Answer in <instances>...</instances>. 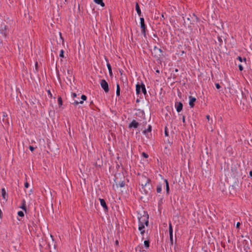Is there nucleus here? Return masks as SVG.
Returning <instances> with one entry per match:
<instances>
[{
	"instance_id": "f257e3e1",
	"label": "nucleus",
	"mask_w": 252,
	"mask_h": 252,
	"mask_svg": "<svg viewBox=\"0 0 252 252\" xmlns=\"http://www.w3.org/2000/svg\"><path fill=\"white\" fill-rule=\"evenodd\" d=\"M151 180L145 176L142 175L141 178L140 184L146 194H147L148 190L151 189L152 185Z\"/></svg>"
},
{
	"instance_id": "0eeeda50",
	"label": "nucleus",
	"mask_w": 252,
	"mask_h": 252,
	"mask_svg": "<svg viewBox=\"0 0 252 252\" xmlns=\"http://www.w3.org/2000/svg\"><path fill=\"white\" fill-rule=\"evenodd\" d=\"M99 201H100V204L103 208L104 211H108V207L106 205V203L104 199H102V198H99Z\"/></svg>"
},
{
	"instance_id": "052dcab7",
	"label": "nucleus",
	"mask_w": 252,
	"mask_h": 252,
	"mask_svg": "<svg viewBox=\"0 0 252 252\" xmlns=\"http://www.w3.org/2000/svg\"><path fill=\"white\" fill-rule=\"evenodd\" d=\"M146 124H147V122H145V124H143V126H144L145 125H146Z\"/></svg>"
},
{
	"instance_id": "e433bc0d",
	"label": "nucleus",
	"mask_w": 252,
	"mask_h": 252,
	"mask_svg": "<svg viewBox=\"0 0 252 252\" xmlns=\"http://www.w3.org/2000/svg\"><path fill=\"white\" fill-rule=\"evenodd\" d=\"M215 85L217 89H219L220 88V85L218 83H216Z\"/></svg>"
},
{
	"instance_id": "7ed1b4c3",
	"label": "nucleus",
	"mask_w": 252,
	"mask_h": 252,
	"mask_svg": "<svg viewBox=\"0 0 252 252\" xmlns=\"http://www.w3.org/2000/svg\"><path fill=\"white\" fill-rule=\"evenodd\" d=\"M8 140H13V139L9 136L8 133H3L0 134V141L4 142L8 141Z\"/></svg>"
},
{
	"instance_id": "603ef678",
	"label": "nucleus",
	"mask_w": 252,
	"mask_h": 252,
	"mask_svg": "<svg viewBox=\"0 0 252 252\" xmlns=\"http://www.w3.org/2000/svg\"><path fill=\"white\" fill-rule=\"evenodd\" d=\"M206 118L207 119L208 121H209V120H210V116H209V115H207L206 116Z\"/></svg>"
},
{
	"instance_id": "69168bd1",
	"label": "nucleus",
	"mask_w": 252,
	"mask_h": 252,
	"mask_svg": "<svg viewBox=\"0 0 252 252\" xmlns=\"http://www.w3.org/2000/svg\"><path fill=\"white\" fill-rule=\"evenodd\" d=\"M244 60L246 61V58H244Z\"/></svg>"
},
{
	"instance_id": "c03bdc74",
	"label": "nucleus",
	"mask_w": 252,
	"mask_h": 252,
	"mask_svg": "<svg viewBox=\"0 0 252 252\" xmlns=\"http://www.w3.org/2000/svg\"><path fill=\"white\" fill-rule=\"evenodd\" d=\"M59 34H60V37L62 40V42L63 43L64 42V40H63V38L62 36V34L61 32H59Z\"/></svg>"
},
{
	"instance_id": "9d476101",
	"label": "nucleus",
	"mask_w": 252,
	"mask_h": 252,
	"mask_svg": "<svg viewBox=\"0 0 252 252\" xmlns=\"http://www.w3.org/2000/svg\"><path fill=\"white\" fill-rule=\"evenodd\" d=\"M162 184L163 185H164V184H165L166 193L167 194H168L169 193V184H168L167 180L166 179L164 180L163 181Z\"/></svg>"
},
{
	"instance_id": "c85d7f7f",
	"label": "nucleus",
	"mask_w": 252,
	"mask_h": 252,
	"mask_svg": "<svg viewBox=\"0 0 252 252\" xmlns=\"http://www.w3.org/2000/svg\"><path fill=\"white\" fill-rule=\"evenodd\" d=\"M79 103L83 104V101H80V102H78L77 100H74V102H72V104H74L75 106L77 105Z\"/></svg>"
},
{
	"instance_id": "f704fd0d",
	"label": "nucleus",
	"mask_w": 252,
	"mask_h": 252,
	"mask_svg": "<svg viewBox=\"0 0 252 252\" xmlns=\"http://www.w3.org/2000/svg\"><path fill=\"white\" fill-rule=\"evenodd\" d=\"M169 236H170V240L171 243L172 244H173V234H172L171 235H169Z\"/></svg>"
},
{
	"instance_id": "09e8293b",
	"label": "nucleus",
	"mask_w": 252,
	"mask_h": 252,
	"mask_svg": "<svg viewBox=\"0 0 252 252\" xmlns=\"http://www.w3.org/2000/svg\"><path fill=\"white\" fill-rule=\"evenodd\" d=\"M238 59L240 62L242 61V58L241 57H238Z\"/></svg>"
},
{
	"instance_id": "37998d69",
	"label": "nucleus",
	"mask_w": 252,
	"mask_h": 252,
	"mask_svg": "<svg viewBox=\"0 0 252 252\" xmlns=\"http://www.w3.org/2000/svg\"><path fill=\"white\" fill-rule=\"evenodd\" d=\"M189 22H190V18H188L187 19L186 21H185V23H187Z\"/></svg>"
},
{
	"instance_id": "c756f323",
	"label": "nucleus",
	"mask_w": 252,
	"mask_h": 252,
	"mask_svg": "<svg viewBox=\"0 0 252 252\" xmlns=\"http://www.w3.org/2000/svg\"><path fill=\"white\" fill-rule=\"evenodd\" d=\"M18 215L19 216V217H23L24 216V213L23 211H20L18 212Z\"/></svg>"
},
{
	"instance_id": "680f3d73",
	"label": "nucleus",
	"mask_w": 252,
	"mask_h": 252,
	"mask_svg": "<svg viewBox=\"0 0 252 252\" xmlns=\"http://www.w3.org/2000/svg\"><path fill=\"white\" fill-rule=\"evenodd\" d=\"M175 71V72H178V69H176Z\"/></svg>"
},
{
	"instance_id": "58836bf2",
	"label": "nucleus",
	"mask_w": 252,
	"mask_h": 252,
	"mask_svg": "<svg viewBox=\"0 0 252 252\" xmlns=\"http://www.w3.org/2000/svg\"><path fill=\"white\" fill-rule=\"evenodd\" d=\"M29 149L31 151H33L34 150V148L32 146H30Z\"/></svg>"
},
{
	"instance_id": "4c0bfd02",
	"label": "nucleus",
	"mask_w": 252,
	"mask_h": 252,
	"mask_svg": "<svg viewBox=\"0 0 252 252\" xmlns=\"http://www.w3.org/2000/svg\"><path fill=\"white\" fill-rule=\"evenodd\" d=\"M239 70H240V71L243 70V66H242V65L241 64H239Z\"/></svg>"
},
{
	"instance_id": "39448f33",
	"label": "nucleus",
	"mask_w": 252,
	"mask_h": 252,
	"mask_svg": "<svg viewBox=\"0 0 252 252\" xmlns=\"http://www.w3.org/2000/svg\"><path fill=\"white\" fill-rule=\"evenodd\" d=\"M8 29V27L5 24H2L0 27V33L2 34L5 37L7 36L6 31Z\"/></svg>"
},
{
	"instance_id": "bb28decb",
	"label": "nucleus",
	"mask_w": 252,
	"mask_h": 252,
	"mask_svg": "<svg viewBox=\"0 0 252 252\" xmlns=\"http://www.w3.org/2000/svg\"><path fill=\"white\" fill-rule=\"evenodd\" d=\"M120 94V88L118 84L117 85V91H116V94L117 96H119Z\"/></svg>"
},
{
	"instance_id": "13d9d810",
	"label": "nucleus",
	"mask_w": 252,
	"mask_h": 252,
	"mask_svg": "<svg viewBox=\"0 0 252 252\" xmlns=\"http://www.w3.org/2000/svg\"><path fill=\"white\" fill-rule=\"evenodd\" d=\"M156 72L159 73V70L158 69L156 70Z\"/></svg>"
},
{
	"instance_id": "473e14b6",
	"label": "nucleus",
	"mask_w": 252,
	"mask_h": 252,
	"mask_svg": "<svg viewBox=\"0 0 252 252\" xmlns=\"http://www.w3.org/2000/svg\"><path fill=\"white\" fill-rule=\"evenodd\" d=\"M81 99L83 100H86L87 99V96L83 94L81 96Z\"/></svg>"
},
{
	"instance_id": "c9c22d12",
	"label": "nucleus",
	"mask_w": 252,
	"mask_h": 252,
	"mask_svg": "<svg viewBox=\"0 0 252 252\" xmlns=\"http://www.w3.org/2000/svg\"><path fill=\"white\" fill-rule=\"evenodd\" d=\"M24 186L26 188H28L29 186V183L27 182H26L24 184Z\"/></svg>"
},
{
	"instance_id": "6e6d98bb",
	"label": "nucleus",
	"mask_w": 252,
	"mask_h": 252,
	"mask_svg": "<svg viewBox=\"0 0 252 252\" xmlns=\"http://www.w3.org/2000/svg\"><path fill=\"white\" fill-rule=\"evenodd\" d=\"M250 176L252 177V170L250 172Z\"/></svg>"
},
{
	"instance_id": "9b49d317",
	"label": "nucleus",
	"mask_w": 252,
	"mask_h": 252,
	"mask_svg": "<svg viewBox=\"0 0 252 252\" xmlns=\"http://www.w3.org/2000/svg\"><path fill=\"white\" fill-rule=\"evenodd\" d=\"M1 194L3 199L7 200L8 198V194L6 192V191L4 188L1 189Z\"/></svg>"
},
{
	"instance_id": "7c9ffc66",
	"label": "nucleus",
	"mask_w": 252,
	"mask_h": 252,
	"mask_svg": "<svg viewBox=\"0 0 252 252\" xmlns=\"http://www.w3.org/2000/svg\"><path fill=\"white\" fill-rule=\"evenodd\" d=\"M120 187H124L125 186V182L124 181L120 182L119 184Z\"/></svg>"
},
{
	"instance_id": "bf43d9fd",
	"label": "nucleus",
	"mask_w": 252,
	"mask_h": 252,
	"mask_svg": "<svg viewBox=\"0 0 252 252\" xmlns=\"http://www.w3.org/2000/svg\"><path fill=\"white\" fill-rule=\"evenodd\" d=\"M193 16H194V17H195V19H197V17L195 16V14H193Z\"/></svg>"
},
{
	"instance_id": "de8ad7c7",
	"label": "nucleus",
	"mask_w": 252,
	"mask_h": 252,
	"mask_svg": "<svg viewBox=\"0 0 252 252\" xmlns=\"http://www.w3.org/2000/svg\"><path fill=\"white\" fill-rule=\"evenodd\" d=\"M165 134L166 136H168V133L166 130V127H165Z\"/></svg>"
},
{
	"instance_id": "423d86ee",
	"label": "nucleus",
	"mask_w": 252,
	"mask_h": 252,
	"mask_svg": "<svg viewBox=\"0 0 252 252\" xmlns=\"http://www.w3.org/2000/svg\"><path fill=\"white\" fill-rule=\"evenodd\" d=\"M140 25L141 28L142 29V33L145 36V30H146V26L144 24V19L143 18H140Z\"/></svg>"
},
{
	"instance_id": "6e6552de",
	"label": "nucleus",
	"mask_w": 252,
	"mask_h": 252,
	"mask_svg": "<svg viewBox=\"0 0 252 252\" xmlns=\"http://www.w3.org/2000/svg\"><path fill=\"white\" fill-rule=\"evenodd\" d=\"M189 105L191 108H192L194 105V103L196 101V98L191 96H189Z\"/></svg>"
},
{
	"instance_id": "72a5a7b5",
	"label": "nucleus",
	"mask_w": 252,
	"mask_h": 252,
	"mask_svg": "<svg viewBox=\"0 0 252 252\" xmlns=\"http://www.w3.org/2000/svg\"><path fill=\"white\" fill-rule=\"evenodd\" d=\"M142 156H143L144 158H147L148 157V154H147L146 153H144V152H143V153H142Z\"/></svg>"
},
{
	"instance_id": "338daca9",
	"label": "nucleus",
	"mask_w": 252,
	"mask_h": 252,
	"mask_svg": "<svg viewBox=\"0 0 252 252\" xmlns=\"http://www.w3.org/2000/svg\"><path fill=\"white\" fill-rule=\"evenodd\" d=\"M50 252H52V251H50Z\"/></svg>"
},
{
	"instance_id": "a18cd8bd",
	"label": "nucleus",
	"mask_w": 252,
	"mask_h": 252,
	"mask_svg": "<svg viewBox=\"0 0 252 252\" xmlns=\"http://www.w3.org/2000/svg\"><path fill=\"white\" fill-rule=\"evenodd\" d=\"M47 92H48V94L51 96V97H52V94H51L50 91L48 90Z\"/></svg>"
},
{
	"instance_id": "b1692460",
	"label": "nucleus",
	"mask_w": 252,
	"mask_h": 252,
	"mask_svg": "<svg viewBox=\"0 0 252 252\" xmlns=\"http://www.w3.org/2000/svg\"><path fill=\"white\" fill-rule=\"evenodd\" d=\"M145 226L143 224L139 223L138 229L140 231L144 230Z\"/></svg>"
},
{
	"instance_id": "2f4dec72",
	"label": "nucleus",
	"mask_w": 252,
	"mask_h": 252,
	"mask_svg": "<svg viewBox=\"0 0 252 252\" xmlns=\"http://www.w3.org/2000/svg\"><path fill=\"white\" fill-rule=\"evenodd\" d=\"M63 53H64L63 50H61V51H60V57H62V58H63L64 57Z\"/></svg>"
},
{
	"instance_id": "1a4fd4ad",
	"label": "nucleus",
	"mask_w": 252,
	"mask_h": 252,
	"mask_svg": "<svg viewBox=\"0 0 252 252\" xmlns=\"http://www.w3.org/2000/svg\"><path fill=\"white\" fill-rule=\"evenodd\" d=\"M138 123L135 120H133L129 125V127H134L137 128L138 126Z\"/></svg>"
},
{
	"instance_id": "4468645a",
	"label": "nucleus",
	"mask_w": 252,
	"mask_h": 252,
	"mask_svg": "<svg viewBox=\"0 0 252 252\" xmlns=\"http://www.w3.org/2000/svg\"><path fill=\"white\" fill-rule=\"evenodd\" d=\"M94 1L98 4H100L102 7H104L105 6V4L103 2V0H94Z\"/></svg>"
},
{
	"instance_id": "4d7b16f0",
	"label": "nucleus",
	"mask_w": 252,
	"mask_h": 252,
	"mask_svg": "<svg viewBox=\"0 0 252 252\" xmlns=\"http://www.w3.org/2000/svg\"><path fill=\"white\" fill-rule=\"evenodd\" d=\"M115 243L116 245H118L119 244V242L118 240H116V242H115Z\"/></svg>"
},
{
	"instance_id": "2eb2a0df",
	"label": "nucleus",
	"mask_w": 252,
	"mask_h": 252,
	"mask_svg": "<svg viewBox=\"0 0 252 252\" xmlns=\"http://www.w3.org/2000/svg\"><path fill=\"white\" fill-rule=\"evenodd\" d=\"M135 8L137 14H138L139 16H140L141 14V12L138 3H136Z\"/></svg>"
},
{
	"instance_id": "ddd939ff",
	"label": "nucleus",
	"mask_w": 252,
	"mask_h": 252,
	"mask_svg": "<svg viewBox=\"0 0 252 252\" xmlns=\"http://www.w3.org/2000/svg\"><path fill=\"white\" fill-rule=\"evenodd\" d=\"M183 109V104L181 102L178 103L176 106L177 111L180 112Z\"/></svg>"
},
{
	"instance_id": "4be33fe9",
	"label": "nucleus",
	"mask_w": 252,
	"mask_h": 252,
	"mask_svg": "<svg viewBox=\"0 0 252 252\" xmlns=\"http://www.w3.org/2000/svg\"><path fill=\"white\" fill-rule=\"evenodd\" d=\"M107 68L108 69L109 73L110 75L112 76V71L111 66L110 63H107Z\"/></svg>"
},
{
	"instance_id": "a211bd4d",
	"label": "nucleus",
	"mask_w": 252,
	"mask_h": 252,
	"mask_svg": "<svg viewBox=\"0 0 252 252\" xmlns=\"http://www.w3.org/2000/svg\"><path fill=\"white\" fill-rule=\"evenodd\" d=\"M154 52H155V53H158V55L159 56H160L161 55V50L160 49H159L156 47H155V48L154 49Z\"/></svg>"
},
{
	"instance_id": "a878e982",
	"label": "nucleus",
	"mask_w": 252,
	"mask_h": 252,
	"mask_svg": "<svg viewBox=\"0 0 252 252\" xmlns=\"http://www.w3.org/2000/svg\"><path fill=\"white\" fill-rule=\"evenodd\" d=\"M58 101L59 106H61L63 105V100L61 96L58 97Z\"/></svg>"
},
{
	"instance_id": "0e129e2a",
	"label": "nucleus",
	"mask_w": 252,
	"mask_h": 252,
	"mask_svg": "<svg viewBox=\"0 0 252 252\" xmlns=\"http://www.w3.org/2000/svg\"><path fill=\"white\" fill-rule=\"evenodd\" d=\"M162 18H163V17H164V16H163V14L162 15Z\"/></svg>"
},
{
	"instance_id": "f03ea898",
	"label": "nucleus",
	"mask_w": 252,
	"mask_h": 252,
	"mask_svg": "<svg viewBox=\"0 0 252 252\" xmlns=\"http://www.w3.org/2000/svg\"><path fill=\"white\" fill-rule=\"evenodd\" d=\"M149 215L147 214L146 215L141 217L139 218V223L145 224L146 226L149 225Z\"/></svg>"
},
{
	"instance_id": "3c124183",
	"label": "nucleus",
	"mask_w": 252,
	"mask_h": 252,
	"mask_svg": "<svg viewBox=\"0 0 252 252\" xmlns=\"http://www.w3.org/2000/svg\"><path fill=\"white\" fill-rule=\"evenodd\" d=\"M67 73L68 75H70L71 74V71L69 70H67Z\"/></svg>"
},
{
	"instance_id": "5fc2aeb1",
	"label": "nucleus",
	"mask_w": 252,
	"mask_h": 252,
	"mask_svg": "<svg viewBox=\"0 0 252 252\" xmlns=\"http://www.w3.org/2000/svg\"><path fill=\"white\" fill-rule=\"evenodd\" d=\"M37 65H38V63H37L36 62V63H35V68H36V70H37Z\"/></svg>"
},
{
	"instance_id": "ea45409f",
	"label": "nucleus",
	"mask_w": 252,
	"mask_h": 252,
	"mask_svg": "<svg viewBox=\"0 0 252 252\" xmlns=\"http://www.w3.org/2000/svg\"><path fill=\"white\" fill-rule=\"evenodd\" d=\"M7 116V114L5 112L3 113V121L4 120V118Z\"/></svg>"
},
{
	"instance_id": "864d4df0",
	"label": "nucleus",
	"mask_w": 252,
	"mask_h": 252,
	"mask_svg": "<svg viewBox=\"0 0 252 252\" xmlns=\"http://www.w3.org/2000/svg\"><path fill=\"white\" fill-rule=\"evenodd\" d=\"M140 233L142 235H143L144 233H145V230H142V231H140Z\"/></svg>"
},
{
	"instance_id": "5701e85b",
	"label": "nucleus",
	"mask_w": 252,
	"mask_h": 252,
	"mask_svg": "<svg viewBox=\"0 0 252 252\" xmlns=\"http://www.w3.org/2000/svg\"><path fill=\"white\" fill-rule=\"evenodd\" d=\"M144 245H145V247H146V248H147V249L149 248V247L150 246V242L149 240L144 241Z\"/></svg>"
},
{
	"instance_id": "f8f14e48",
	"label": "nucleus",
	"mask_w": 252,
	"mask_h": 252,
	"mask_svg": "<svg viewBox=\"0 0 252 252\" xmlns=\"http://www.w3.org/2000/svg\"><path fill=\"white\" fill-rule=\"evenodd\" d=\"M142 130H143V132L146 134V132H151L152 130V126L151 125H148V128L146 129L145 126H144L143 128H142Z\"/></svg>"
},
{
	"instance_id": "dca6fc26",
	"label": "nucleus",
	"mask_w": 252,
	"mask_h": 252,
	"mask_svg": "<svg viewBox=\"0 0 252 252\" xmlns=\"http://www.w3.org/2000/svg\"><path fill=\"white\" fill-rule=\"evenodd\" d=\"M98 160L99 161L98 162H97L96 161L95 162H94V165L96 167H100L102 165V162L99 160V159L98 158Z\"/></svg>"
},
{
	"instance_id": "49530a36",
	"label": "nucleus",
	"mask_w": 252,
	"mask_h": 252,
	"mask_svg": "<svg viewBox=\"0 0 252 252\" xmlns=\"http://www.w3.org/2000/svg\"><path fill=\"white\" fill-rule=\"evenodd\" d=\"M77 96V94L76 93H74L72 94V96L73 97H75Z\"/></svg>"
},
{
	"instance_id": "cd10ccee",
	"label": "nucleus",
	"mask_w": 252,
	"mask_h": 252,
	"mask_svg": "<svg viewBox=\"0 0 252 252\" xmlns=\"http://www.w3.org/2000/svg\"><path fill=\"white\" fill-rule=\"evenodd\" d=\"M141 87H142V89H141L142 92L144 94H146V88L145 87V85L144 84H142Z\"/></svg>"
},
{
	"instance_id": "aec40b11",
	"label": "nucleus",
	"mask_w": 252,
	"mask_h": 252,
	"mask_svg": "<svg viewBox=\"0 0 252 252\" xmlns=\"http://www.w3.org/2000/svg\"><path fill=\"white\" fill-rule=\"evenodd\" d=\"M163 184H161V183H159L158 186H157V192H158V193H160L161 191V189H162V185Z\"/></svg>"
},
{
	"instance_id": "8fccbe9b",
	"label": "nucleus",
	"mask_w": 252,
	"mask_h": 252,
	"mask_svg": "<svg viewBox=\"0 0 252 252\" xmlns=\"http://www.w3.org/2000/svg\"><path fill=\"white\" fill-rule=\"evenodd\" d=\"M182 120H183V122L185 123V116H183Z\"/></svg>"
},
{
	"instance_id": "393cba45",
	"label": "nucleus",
	"mask_w": 252,
	"mask_h": 252,
	"mask_svg": "<svg viewBox=\"0 0 252 252\" xmlns=\"http://www.w3.org/2000/svg\"><path fill=\"white\" fill-rule=\"evenodd\" d=\"M169 235H171L172 234H173V229L171 223H170L169 225Z\"/></svg>"
},
{
	"instance_id": "6ab92c4d",
	"label": "nucleus",
	"mask_w": 252,
	"mask_h": 252,
	"mask_svg": "<svg viewBox=\"0 0 252 252\" xmlns=\"http://www.w3.org/2000/svg\"><path fill=\"white\" fill-rule=\"evenodd\" d=\"M141 89H142L141 85L137 84L136 86V91L137 94H139L140 93Z\"/></svg>"
},
{
	"instance_id": "f3484780",
	"label": "nucleus",
	"mask_w": 252,
	"mask_h": 252,
	"mask_svg": "<svg viewBox=\"0 0 252 252\" xmlns=\"http://www.w3.org/2000/svg\"><path fill=\"white\" fill-rule=\"evenodd\" d=\"M21 208H22L23 210H24L25 212L27 211L26 209V201L25 199H23L22 200V205L20 207Z\"/></svg>"
},
{
	"instance_id": "412c9836",
	"label": "nucleus",
	"mask_w": 252,
	"mask_h": 252,
	"mask_svg": "<svg viewBox=\"0 0 252 252\" xmlns=\"http://www.w3.org/2000/svg\"><path fill=\"white\" fill-rule=\"evenodd\" d=\"M143 247L142 246H138L135 248L136 252H143L144 251L142 250Z\"/></svg>"
},
{
	"instance_id": "e2e57ef3",
	"label": "nucleus",
	"mask_w": 252,
	"mask_h": 252,
	"mask_svg": "<svg viewBox=\"0 0 252 252\" xmlns=\"http://www.w3.org/2000/svg\"><path fill=\"white\" fill-rule=\"evenodd\" d=\"M227 242H228V243H230V240H229V239H228V240H227Z\"/></svg>"
},
{
	"instance_id": "79ce46f5",
	"label": "nucleus",
	"mask_w": 252,
	"mask_h": 252,
	"mask_svg": "<svg viewBox=\"0 0 252 252\" xmlns=\"http://www.w3.org/2000/svg\"><path fill=\"white\" fill-rule=\"evenodd\" d=\"M240 222H237V223H236V228H239V227H240Z\"/></svg>"
},
{
	"instance_id": "20e7f679",
	"label": "nucleus",
	"mask_w": 252,
	"mask_h": 252,
	"mask_svg": "<svg viewBox=\"0 0 252 252\" xmlns=\"http://www.w3.org/2000/svg\"><path fill=\"white\" fill-rule=\"evenodd\" d=\"M100 86L105 93H108L109 92V89L108 84L105 80L102 79L100 81Z\"/></svg>"
},
{
	"instance_id": "a19ab883",
	"label": "nucleus",
	"mask_w": 252,
	"mask_h": 252,
	"mask_svg": "<svg viewBox=\"0 0 252 252\" xmlns=\"http://www.w3.org/2000/svg\"><path fill=\"white\" fill-rule=\"evenodd\" d=\"M66 79H67V81L70 84H71V79L69 78L68 77H66Z\"/></svg>"
}]
</instances>
